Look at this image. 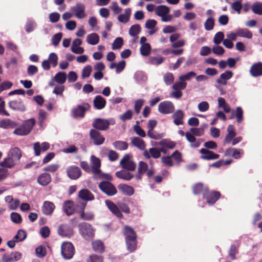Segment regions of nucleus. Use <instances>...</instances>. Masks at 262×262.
<instances>
[{"instance_id": "obj_51", "label": "nucleus", "mask_w": 262, "mask_h": 262, "mask_svg": "<svg viewBox=\"0 0 262 262\" xmlns=\"http://www.w3.org/2000/svg\"><path fill=\"white\" fill-rule=\"evenodd\" d=\"M27 237V232L22 229H19L17 233V234L14 237V239L16 242L23 241Z\"/></svg>"}, {"instance_id": "obj_10", "label": "nucleus", "mask_w": 262, "mask_h": 262, "mask_svg": "<svg viewBox=\"0 0 262 262\" xmlns=\"http://www.w3.org/2000/svg\"><path fill=\"white\" fill-rule=\"evenodd\" d=\"M174 111V106L173 104L169 101H164L158 105V111L162 114H169L173 112Z\"/></svg>"}, {"instance_id": "obj_12", "label": "nucleus", "mask_w": 262, "mask_h": 262, "mask_svg": "<svg viewBox=\"0 0 262 262\" xmlns=\"http://www.w3.org/2000/svg\"><path fill=\"white\" fill-rule=\"evenodd\" d=\"M90 137L93 141L94 144L96 145H101L105 141L104 137L101 135L100 132L95 129L90 130Z\"/></svg>"}, {"instance_id": "obj_17", "label": "nucleus", "mask_w": 262, "mask_h": 262, "mask_svg": "<svg viewBox=\"0 0 262 262\" xmlns=\"http://www.w3.org/2000/svg\"><path fill=\"white\" fill-rule=\"evenodd\" d=\"M50 145L49 143L45 142L40 144L39 142H36L33 144V149L35 152V156H39L41 151L45 152L50 148Z\"/></svg>"}, {"instance_id": "obj_48", "label": "nucleus", "mask_w": 262, "mask_h": 262, "mask_svg": "<svg viewBox=\"0 0 262 262\" xmlns=\"http://www.w3.org/2000/svg\"><path fill=\"white\" fill-rule=\"evenodd\" d=\"M151 48L150 44L146 43L141 45L140 51L141 54L143 56H147L150 53Z\"/></svg>"}, {"instance_id": "obj_34", "label": "nucleus", "mask_w": 262, "mask_h": 262, "mask_svg": "<svg viewBox=\"0 0 262 262\" xmlns=\"http://www.w3.org/2000/svg\"><path fill=\"white\" fill-rule=\"evenodd\" d=\"M8 155L17 162L21 157V151L18 147H15L11 149Z\"/></svg>"}, {"instance_id": "obj_3", "label": "nucleus", "mask_w": 262, "mask_h": 262, "mask_svg": "<svg viewBox=\"0 0 262 262\" xmlns=\"http://www.w3.org/2000/svg\"><path fill=\"white\" fill-rule=\"evenodd\" d=\"M80 235L86 240L92 239L95 235V231L91 225L82 223L78 225Z\"/></svg>"}, {"instance_id": "obj_2", "label": "nucleus", "mask_w": 262, "mask_h": 262, "mask_svg": "<svg viewBox=\"0 0 262 262\" xmlns=\"http://www.w3.org/2000/svg\"><path fill=\"white\" fill-rule=\"evenodd\" d=\"M36 120L35 119H29L25 121L21 125L17 127L13 131V134L21 136L28 135L33 129Z\"/></svg>"}, {"instance_id": "obj_50", "label": "nucleus", "mask_w": 262, "mask_h": 262, "mask_svg": "<svg viewBox=\"0 0 262 262\" xmlns=\"http://www.w3.org/2000/svg\"><path fill=\"white\" fill-rule=\"evenodd\" d=\"M243 111L241 107L238 106L236 108L235 111H234V114L237 123H241L243 121Z\"/></svg>"}, {"instance_id": "obj_9", "label": "nucleus", "mask_w": 262, "mask_h": 262, "mask_svg": "<svg viewBox=\"0 0 262 262\" xmlns=\"http://www.w3.org/2000/svg\"><path fill=\"white\" fill-rule=\"evenodd\" d=\"M90 108V105L88 103H84L81 105H78L76 107L72 109L71 112L74 118H83L85 112Z\"/></svg>"}, {"instance_id": "obj_54", "label": "nucleus", "mask_w": 262, "mask_h": 262, "mask_svg": "<svg viewBox=\"0 0 262 262\" xmlns=\"http://www.w3.org/2000/svg\"><path fill=\"white\" fill-rule=\"evenodd\" d=\"M11 221L15 224H20L22 222V217L20 214L17 212H12L10 214Z\"/></svg>"}, {"instance_id": "obj_42", "label": "nucleus", "mask_w": 262, "mask_h": 262, "mask_svg": "<svg viewBox=\"0 0 262 262\" xmlns=\"http://www.w3.org/2000/svg\"><path fill=\"white\" fill-rule=\"evenodd\" d=\"M93 250L97 252L102 253L104 251V246L101 241H95L92 243Z\"/></svg>"}, {"instance_id": "obj_63", "label": "nucleus", "mask_w": 262, "mask_h": 262, "mask_svg": "<svg viewBox=\"0 0 262 262\" xmlns=\"http://www.w3.org/2000/svg\"><path fill=\"white\" fill-rule=\"evenodd\" d=\"M224 34L223 32H217L213 38V42L215 45L220 44L222 40H224Z\"/></svg>"}, {"instance_id": "obj_19", "label": "nucleus", "mask_w": 262, "mask_h": 262, "mask_svg": "<svg viewBox=\"0 0 262 262\" xmlns=\"http://www.w3.org/2000/svg\"><path fill=\"white\" fill-rule=\"evenodd\" d=\"M250 73L253 77L261 76L262 75V62H258L253 63L250 68Z\"/></svg>"}, {"instance_id": "obj_49", "label": "nucleus", "mask_w": 262, "mask_h": 262, "mask_svg": "<svg viewBox=\"0 0 262 262\" xmlns=\"http://www.w3.org/2000/svg\"><path fill=\"white\" fill-rule=\"evenodd\" d=\"M60 167V166L59 164L54 163L46 166L43 168V170L46 172H48L51 173H54L57 171L59 169Z\"/></svg>"}, {"instance_id": "obj_45", "label": "nucleus", "mask_w": 262, "mask_h": 262, "mask_svg": "<svg viewBox=\"0 0 262 262\" xmlns=\"http://www.w3.org/2000/svg\"><path fill=\"white\" fill-rule=\"evenodd\" d=\"M67 79V75L65 72H59L54 77V80L58 83L62 84L66 82Z\"/></svg>"}, {"instance_id": "obj_55", "label": "nucleus", "mask_w": 262, "mask_h": 262, "mask_svg": "<svg viewBox=\"0 0 262 262\" xmlns=\"http://www.w3.org/2000/svg\"><path fill=\"white\" fill-rule=\"evenodd\" d=\"M123 44V40L122 37H119L116 38L113 44H112V49L113 50H117L120 49Z\"/></svg>"}, {"instance_id": "obj_43", "label": "nucleus", "mask_w": 262, "mask_h": 262, "mask_svg": "<svg viewBox=\"0 0 262 262\" xmlns=\"http://www.w3.org/2000/svg\"><path fill=\"white\" fill-rule=\"evenodd\" d=\"M206 187H204V185L202 183H198L193 185L192 187L193 193L195 195L202 194L203 195L205 191Z\"/></svg>"}, {"instance_id": "obj_20", "label": "nucleus", "mask_w": 262, "mask_h": 262, "mask_svg": "<svg viewBox=\"0 0 262 262\" xmlns=\"http://www.w3.org/2000/svg\"><path fill=\"white\" fill-rule=\"evenodd\" d=\"M233 75V73L231 71H226L224 73L221 74L216 81L219 84L226 85L227 84V81L231 79Z\"/></svg>"}, {"instance_id": "obj_13", "label": "nucleus", "mask_w": 262, "mask_h": 262, "mask_svg": "<svg viewBox=\"0 0 262 262\" xmlns=\"http://www.w3.org/2000/svg\"><path fill=\"white\" fill-rule=\"evenodd\" d=\"M67 173L68 177L71 180H77L82 175L80 168L76 166H71L67 169Z\"/></svg>"}, {"instance_id": "obj_24", "label": "nucleus", "mask_w": 262, "mask_h": 262, "mask_svg": "<svg viewBox=\"0 0 262 262\" xmlns=\"http://www.w3.org/2000/svg\"><path fill=\"white\" fill-rule=\"evenodd\" d=\"M78 196L85 201H91L95 199L94 194L88 189H82L78 192Z\"/></svg>"}, {"instance_id": "obj_18", "label": "nucleus", "mask_w": 262, "mask_h": 262, "mask_svg": "<svg viewBox=\"0 0 262 262\" xmlns=\"http://www.w3.org/2000/svg\"><path fill=\"white\" fill-rule=\"evenodd\" d=\"M52 181V177L48 172H43L40 174L37 179V183L42 186L48 185Z\"/></svg>"}, {"instance_id": "obj_56", "label": "nucleus", "mask_w": 262, "mask_h": 262, "mask_svg": "<svg viewBox=\"0 0 262 262\" xmlns=\"http://www.w3.org/2000/svg\"><path fill=\"white\" fill-rule=\"evenodd\" d=\"M164 58L163 57H150L148 59V62L151 64L159 65L163 63L164 61Z\"/></svg>"}, {"instance_id": "obj_27", "label": "nucleus", "mask_w": 262, "mask_h": 262, "mask_svg": "<svg viewBox=\"0 0 262 262\" xmlns=\"http://www.w3.org/2000/svg\"><path fill=\"white\" fill-rule=\"evenodd\" d=\"M143 156L146 159H149L152 157L154 159H158L160 157L161 154L159 149L156 147H151L149 149V150H145L143 153Z\"/></svg>"}, {"instance_id": "obj_57", "label": "nucleus", "mask_w": 262, "mask_h": 262, "mask_svg": "<svg viewBox=\"0 0 262 262\" xmlns=\"http://www.w3.org/2000/svg\"><path fill=\"white\" fill-rule=\"evenodd\" d=\"M35 252L38 257H43L47 254L46 248L42 245H40L36 248Z\"/></svg>"}, {"instance_id": "obj_29", "label": "nucleus", "mask_w": 262, "mask_h": 262, "mask_svg": "<svg viewBox=\"0 0 262 262\" xmlns=\"http://www.w3.org/2000/svg\"><path fill=\"white\" fill-rule=\"evenodd\" d=\"M106 100L100 95L96 96L93 100V105L97 110H102L106 105Z\"/></svg>"}, {"instance_id": "obj_38", "label": "nucleus", "mask_w": 262, "mask_h": 262, "mask_svg": "<svg viewBox=\"0 0 262 262\" xmlns=\"http://www.w3.org/2000/svg\"><path fill=\"white\" fill-rule=\"evenodd\" d=\"M82 208L80 211V218L83 220L91 221L94 219V215L92 212H86L84 211V208L86 206V203H82L81 204Z\"/></svg>"}, {"instance_id": "obj_41", "label": "nucleus", "mask_w": 262, "mask_h": 262, "mask_svg": "<svg viewBox=\"0 0 262 262\" xmlns=\"http://www.w3.org/2000/svg\"><path fill=\"white\" fill-rule=\"evenodd\" d=\"M237 35L238 37H245L248 39H250L252 37V32L246 28H240L237 30Z\"/></svg>"}, {"instance_id": "obj_1", "label": "nucleus", "mask_w": 262, "mask_h": 262, "mask_svg": "<svg viewBox=\"0 0 262 262\" xmlns=\"http://www.w3.org/2000/svg\"><path fill=\"white\" fill-rule=\"evenodd\" d=\"M123 233L125 237L127 250L130 252L136 250L137 245V236L133 228L129 226H125Z\"/></svg>"}, {"instance_id": "obj_23", "label": "nucleus", "mask_w": 262, "mask_h": 262, "mask_svg": "<svg viewBox=\"0 0 262 262\" xmlns=\"http://www.w3.org/2000/svg\"><path fill=\"white\" fill-rule=\"evenodd\" d=\"M91 159L92 162V172L94 175H97V173H100L101 171L100 169L101 166L100 160L93 155L91 156Z\"/></svg>"}, {"instance_id": "obj_28", "label": "nucleus", "mask_w": 262, "mask_h": 262, "mask_svg": "<svg viewBox=\"0 0 262 262\" xmlns=\"http://www.w3.org/2000/svg\"><path fill=\"white\" fill-rule=\"evenodd\" d=\"M118 188L122 193L128 196L133 195L135 192L134 189L132 186L125 184L118 185Z\"/></svg>"}, {"instance_id": "obj_26", "label": "nucleus", "mask_w": 262, "mask_h": 262, "mask_svg": "<svg viewBox=\"0 0 262 262\" xmlns=\"http://www.w3.org/2000/svg\"><path fill=\"white\" fill-rule=\"evenodd\" d=\"M55 206L53 203L50 201H45L42 206V211L46 215H51L55 210Z\"/></svg>"}, {"instance_id": "obj_16", "label": "nucleus", "mask_w": 262, "mask_h": 262, "mask_svg": "<svg viewBox=\"0 0 262 262\" xmlns=\"http://www.w3.org/2000/svg\"><path fill=\"white\" fill-rule=\"evenodd\" d=\"M71 11L78 18H83L85 17V6L81 3H78L71 8Z\"/></svg>"}, {"instance_id": "obj_58", "label": "nucleus", "mask_w": 262, "mask_h": 262, "mask_svg": "<svg viewBox=\"0 0 262 262\" xmlns=\"http://www.w3.org/2000/svg\"><path fill=\"white\" fill-rule=\"evenodd\" d=\"M163 80L166 85H170L173 82L174 77L171 73H166L163 76Z\"/></svg>"}, {"instance_id": "obj_36", "label": "nucleus", "mask_w": 262, "mask_h": 262, "mask_svg": "<svg viewBox=\"0 0 262 262\" xmlns=\"http://www.w3.org/2000/svg\"><path fill=\"white\" fill-rule=\"evenodd\" d=\"M132 144L140 149V150H144L146 147V144L143 140L139 137L131 138Z\"/></svg>"}, {"instance_id": "obj_39", "label": "nucleus", "mask_w": 262, "mask_h": 262, "mask_svg": "<svg viewBox=\"0 0 262 262\" xmlns=\"http://www.w3.org/2000/svg\"><path fill=\"white\" fill-rule=\"evenodd\" d=\"M131 14V9L127 8L125 10V13L120 14L118 17L119 21L126 24L129 21L130 15Z\"/></svg>"}, {"instance_id": "obj_6", "label": "nucleus", "mask_w": 262, "mask_h": 262, "mask_svg": "<svg viewBox=\"0 0 262 262\" xmlns=\"http://www.w3.org/2000/svg\"><path fill=\"white\" fill-rule=\"evenodd\" d=\"M99 189L108 196L116 194L117 190L113 184L108 181H102L98 185Z\"/></svg>"}, {"instance_id": "obj_15", "label": "nucleus", "mask_w": 262, "mask_h": 262, "mask_svg": "<svg viewBox=\"0 0 262 262\" xmlns=\"http://www.w3.org/2000/svg\"><path fill=\"white\" fill-rule=\"evenodd\" d=\"M200 152L202 154L201 159L205 160H212L217 159L220 157L219 154H215L213 151L208 150L206 148H202Z\"/></svg>"}, {"instance_id": "obj_64", "label": "nucleus", "mask_w": 262, "mask_h": 262, "mask_svg": "<svg viewBox=\"0 0 262 262\" xmlns=\"http://www.w3.org/2000/svg\"><path fill=\"white\" fill-rule=\"evenodd\" d=\"M88 262H103V257L101 255H98L96 254H92L89 256L88 258Z\"/></svg>"}, {"instance_id": "obj_21", "label": "nucleus", "mask_w": 262, "mask_h": 262, "mask_svg": "<svg viewBox=\"0 0 262 262\" xmlns=\"http://www.w3.org/2000/svg\"><path fill=\"white\" fill-rule=\"evenodd\" d=\"M244 154L242 149H236L234 148H229L225 152V156L226 157H232L234 159H239Z\"/></svg>"}, {"instance_id": "obj_44", "label": "nucleus", "mask_w": 262, "mask_h": 262, "mask_svg": "<svg viewBox=\"0 0 262 262\" xmlns=\"http://www.w3.org/2000/svg\"><path fill=\"white\" fill-rule=\"evenodd\" d=\"M252 12L259 15H262V2H256L251 6Z\"/></svg>"}, {"instance_id": "obj_47", "label": "nucleus", "mask_w": 262, "mask_h": 262, "mask_svg": "<svg viewBox=\"0 0 262 262\" xmlns=\"http://www.w3.org/2000/svg\"><path fill=\"white\" fill-rule=\"evenodd\" d=\"M113 145L116 149L119 150H124L128 148V144L124 141H117L114 142Z\"/></svg>"}, {"instance_id": "obj_22", "label": "nucleus", "mask_w": 262, "mask_h": 262, "mask_svg": "<svg viewBox=\"0 0 262 262\" xmlns=\"http://www.w3.org/2000/svg\"><path fill=\"white\" fill-rule=\"evenodd\" d=\"M63 211L68 216L73 214L75 212L74 203L73 201H66L62 206Z\"/></svg>"}, {"instance_id": "obj_46", "label": "nucleus", "mask_w": 262, "mask_h": 262, "mask_svg": "<svg viewBox=\"0 0 262 262\" xmlns=\"http://www.w3.org/2000/svg\"><path fill=\"white\" fill-rule=\"evenodd\" d=\"M141 30L140 26L136 24L132 26L129 29V34L133 37H136L140 33Z\"/></svg>"}, {"instance_id": "obj_40", "label": "nucleus", "mask_w": 262, "mask_h": 262, "mask_svg": "<svg viewBox=\"0 0 262 262\" xmlns=\"http://www.w3.org/2000/svg\"><path fill=\"white\" fill-rule=\"evenodd\" d=\"M86 41L90 45H95L99 41V36L96 33H91L87 36Z\"/></svg>"}, {"instance_id": "obj_5", "label": "nucleus", "mask_w": 262, "mask_h": 262, "mask_svg": "<svg viewBox=\"0 0 262 262\" xmlns=\"http://www.w3.org/2000/svg\"><path fill=\"white\" fill-rule=\"evenodd\" d=\"M61 253L64 259H71L75 253L74 246L70 242H63L61 246Z\"/></svg>"}, {"instance_id": "obj_52", "label": "nucleus", "mask_w": 262, "mask_h": 262, "mask_svg": "<svg viewBox=\"0 0 262 262\" xmlns=\"http://www.w3.org/2000/svg\"><path fill=\"white\" fill-rule=\"evenodd\" d=\"M147 135L150 138L155 140H160L165 136L164 133L159 134L154 130L147 131Z\"/></svg>"}, {"instance_id": "obj_4", "label": "nucleus", "mask_w": 262, "mask_h": 262, "mask_svg": "<svg viewBox=\"0 0 262 262\" xmlns=\"http://www.w3.org/2000/svg\"><path fill=\"white\" fill-rule=\"evenodd\" d=\"M115 123V121L114 119L107 120L102 118H97L93 122L92 126L97 130H106L108 129L111 124L114 125Z\"/></svg>"}, {"instance_id": "obj_37", "label": "nucleus", "mask_w": 262, "mask_h": 262, "mask_svg": "<svg viewBox=\"0 0 262 262\" xmlns=\"http://www.w3.org/2000/svg\"><path fill=\"white\" fill-rule=\"evenodd\" d=\"M169 7L165 5H160L155 8L156 14L160 17L166 15L169 12Z\"/></svg>"}, {"instance_id": "obj_8", "label": "nucleus", "mask_w": 262, "mask_h": 262, "mask_svg": "<svg viewBox=\"0 0 262 262\" xmlns=\"http://www.w3.org/2000/svg\"><path fill=\"white\" fill-rule=\"evenodd\" d=\"M132 156L129 154H126L120 162V165L121 167L128 171H133L136 169V163L131 160Z\"/></svg>"}, {"instance_id": "obj_61", "label": "nucleus", "mask_w": 262, "mask_h": 262, "mask_svg": "<svg viewBox=\"0 0 262 262\" xmlns=\"http://www.w3.org/2000/svg\"><path fill=\"white\" fill-rule=\"evenodd\" d=\"M159 144L169 149H172L176 146L175 142L168 140H161Z\"/></svg>"}, {"instance_id": "obj_25", "label": "nucleus", "mask_w": 262, "mask_h": 262, "mask_svg": "<svg viewBox=\"0 0 262 262\" xmlns=\"http://www.w3.org/2000/svg\"><path fill=\"white\" fill-rule=\"evenodd\" d=\"M106 204L111 212L118 218L121 219L123 215L122 214L120 208L111 201H106Z\"/></svg>"}, {"instance_id": "obj_14", "label": "nucleus", "mask_w": 262, "mask_h": 262, "mask_svg": "<svg viewBox=\"0 0 262 262\" xmlns=\"http://www.w3.org/2000/svg\"><path fill=\"white\" fill-rule=\"evenodd\" d=\"M59 235L63 237L70 238L73 235L72 228L67 224L61 225L57 229Z\"/></svg>"}, {"instance_id": "obj_62", "label": "nucleus", "mask_w": 262, "mask_h": 262, "mask_svg": "<svg viewBox=\"0 0 262 262\" xmlns=\"http://www.w3.org/2000/svg\"><path fill=\"white\" fill-rule=\"evenodd\" d=\"M238 252V248L235 245H232L230 247L228 251V255L232 260H234L235 259V255L237 254Z\"/></svg>"}, {"instance_id": "obj_30", "label": "nucleus", "mask_w": 262, "mask_h": 262, "mask_svg": "<svg viewBox=\"0 0 262 262\" xmlns=\"http://www.w3.org/2000/svg\"><path fill=\"white\" fill-rule=\"evenodd\" d=\"M228 133L224 139L225 144L230 143L232 139L235 137L236 133L235 132V127L233 125H229L227 127Z\"/></svg>"}, {"instance_id": "obj_35", "label": "nucleus", "mask_w": 262, "mask_h": 262, "mask_svg": "<svg viewBox=\"0 0 262 262\" xmlns=\"http://www.w3.org/2000/svg\"><path fill=\"white\" fill-rule=\"evenodd\" d=\"M184 114L182 111L177 110L172 115L174 119L173 122L176 125H182L183 124V119Z\"/></svg>"}, {"instance_id": "obj_59", "label": "nucleus", "mask_w": 262, "mask_h": 262, "mask_svg": "<svg viewBox=\"0 0 262 262\" xmlns=\"http://www.w3.org/2000/svg\"><path fill=\"white\" fill-rule=\"evenodd\" d=\"M12 86L13 83L8 80L0 82V94L4 91L10 89Z\"/></svg>"}, {"instance_id": "obj_32", "label": "nucleus", "mask_w": 262, "mask_h": 262, "mask_svg": "<svg viewBox=\"0 0 262 262\" xmlns=\"http://www.w3.org/2000/svg\"><path fill=\"white\" fill-rule=\"evenodd\" d=\"M16 164L15 161L10 156L8 155L7 157L4 159L3 161L0 162V166L7 168H11Z\"/></svg>"}, {"instance_id": "obj_7", "label": "nucleus", "mask_w": 262, "mask_h": 262, "mask_svg": "<svg viewBox=\"0 0 262 262\" xmlns=\"http://www.w3.org/2000/svg\"><path fill=\"white\" fill-rule=\"evenodd\" d=\"M221 195V193L219 191H210L208 187H206L203 194V198L206 200L208 204L213 205L220 198Z\"/></svg>"}, {"instance_id": "obj_53", "label": "nucleus", "mask_w": 262, "mask_h": 262, "mask_svg": "<svg viewBox=\"0 0 262 262\" xmlns=\"http://www.w3.org/2000/svg\"><path fill=\"white\" fill-rule=\"evenodd\" d=\"M204 25L206 30H212L214 26V19L211 17H208L205 21Z\"/></svg>"}, {"instance_id": "obj_60", "label": "nucleus", "mask_w": 262, "mask_h": 262, "mask_svg": "<svg viewBox=\"0 0 262 262\" xmlns=\"http://www.w3.org/2000/svg\"><path fill=\"white\" fill-rule=\"evenodd\" d=\"M137 124L134 125V130L135 132L139 136L142 138H144L146 137V133L145 131L142 128V127L138 125L139 123V121H137L136 122Z\"/></svg>"}, {"instance_id": "obj_33", "label": "nucleus", "mask_w": 262, "mask_h": 262, "mask_svg": "<svg viewBox=\"0 0 262 262\" xmlns=\"http://www.w3.org/2000/svg\"><path fill=\"white\" fill-rule=\"evenodd\" d=\"M17 126V123L10 119H4L0 121V128L8 129L14 128Z\"/></svg>"}, {"instance_id": "obj_11", "label": "nucleus", "mask_w": 262, "mask_h": 262, "mask_svg": "<svg viewBox=\"0 0 262 262\" xmlns=\"http://www.w3.org/2000/svg\"><path fill=\"white\" fill-rule=\"evenodd\" d=\"M8 106L13 111L23 112L26 110V107L24 102L20 98H17L10 101L8 102Z\"/></svg>"}, {"instance_id": "obj_31", "label": "nucleus", "mask_w": 262, "mask_h": 262, "mask_svg": "<svg viewBox=\"0 0 262 262\" xmlns=\"http://www.w3.org/2000/svg\"><path fill=\"white\" fill-rule=\"evenodd\" d=\"M115 176L118 178L125 181H130L134 177V174L127 170H121L120 171H117L115 173Z\"/></svg>"}]
</instances>
